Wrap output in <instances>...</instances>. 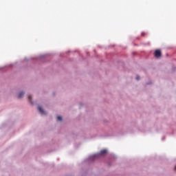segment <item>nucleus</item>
<instances>
[{
  "mask_svg": "<svg viewBox=\"0 0 176 176\" xmlns=\"http://www.w3.org/2000/svg\"><path fill=\"white\" fill-rule=\"evenodd\" d=\"M175 170L176 171V166H175Z\"/></svg>",
  "mask_w": 176,
  "mask_h": 176,
  "instance_id": "obj_8",
  "label": "nucleus"
},
{
  "mask_svg": "<svg viewBox=\"0 0 176 176\" xmlns=\"http://www.w3.org/2000/svg\"><path fill=\"white\" fill-rule=\"evenodd\" d=\"M142 35H144V33H142Z\"/></svg>",
  "mask_w": 176,
  "mask_h": 176,
  "instance_id": "obj_9",
  "label": "nucleus"
},
{
  "mask_svg": "<svg viewBox=\"0 0 176 176\" xmlns=\"http://www.w3.org/2000/svg\"><path fill=\"white\" fill-rule=\"evenodd\" d=\"M107 150H102L100 152V155H107Z\"/></svg>",
  "mask_w": 176,
  "mask_h": 176,
  "instance_id": "obj_3",
  "label": "nucleus"
},
{
  "mask_svg": "<svg viewBox=\"0 0 176 176\" xmlns=\"http://www.w3.org/2000/svg\"><path fill=\"white\" fill-rule=\"evenodd\" d=\"M57 119H58V120L61 121V120H63V117H61V116H58V117H57Z\"/></svg>",
  "mask_w": 176,
  "mask_h": 176,
  "instance_id": "obj_5",
  "label": "nucleus"
},
{
  "mask_svg": "<svg viewBox=\"0 0 176 176\" xmlns=\"http://www.w3.org/2000/svg\"><path fill=\"white\" fill-rule=\"evenodd\" d=\"M31 98H32L31 95H29V96H28V99H29V100L30 101V102H31Z\"/></svg>",
  "mask_w": 176,
  "mask_h": 176,
  "instance_id": "obj_6",
  "label": "nucleus"
},
{
  "mask_svg": "<svg viewBox=\"0 0 176 176\" xmlns=\"http://www.w3.org/2000/svg\"><path fill=\"white\" fill-rule=\"evenodd\" d=\"M154 56L156 58H160V57H162V51H160V50H156L155 51Z\"/></svg>",
  "mask_w": 176,
  "mask_h": 176,
  "instance_id": "obj_1",
  "label": "nucleus"
},
{
  "mask_svg": "<svg viewBox=\"0 0 176 176\" xmlns=\"http://www.w3.org/2000/svg\"><path fill=\"white\" fill-rule=\"evenodd\" d=\"M136 80H140V76H138L136 77Z\"/></svg>",
  "mask_w": 176,
  "mask_h": 176,
  "instance_id": "obj_7",
  "label": "nucleus"
},
{
  "mask_svg": "<svg viewBox=\"0 0 176 176\" xmlns=\"http://www.w3.org/2000/svg\"><path fill=\"white\" fill-rule=\"evenodd\" d=\"M38 109L40 113H41V115H46V112L45 111H43V109H42V107L39 106L38 107Z\"/></svg>",
  "mask_w": 176,
  "mask_h": 176,
  "instance_id": "obj_2",
  "label": "nucleus"
},
{
  "mask_svg": "<svg viewBox=\"0 0 176 176\" xmlns=\"http://www.w3.org/2000/svg\"><path fill=\"white\" fill-rule=\"evenodd\" d=\"M24 96V92H20V94L18 96V98H21Z\"/></svg>",
  "mask_w": 176,
  "mask_h": 176,
  "instance_id": "obj_4",
  "label": "nucleus"
}]
</instances>
